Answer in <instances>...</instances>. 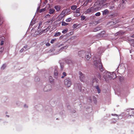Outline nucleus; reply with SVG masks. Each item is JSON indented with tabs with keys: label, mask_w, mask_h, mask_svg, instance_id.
<instances>
[{
	"label": "nucleus",
	"mask_w": 134,
	"mask_h": 134,
	"mask_svg": "<svg viewBox=\"0 0 134 134\" xmlns=\"http://www.w3.org/2000/svg\"><path fill=\"white\" fill-rule=\"evenodd\" d=\"M94 64L96 68H99L101 71L103 70V68L101 60L99 59V60H95L94 62Z\"/></svg>",
	"instance_id": "nucleus-1"
},
{
	"label": "nucleus",
	"mask_w": 134,
	"mask_h": 134,
	"mask_svg": "<svg viewBox=\"0 0 134 134\" xmlns=\"http://www.w3.org/2000/svg\"><path fill=\"white\" fill-rule=\"evenodd\" d=\"M107 77L110 79H114L116 77V76L115 72H113L111 73L110 72H107L106 74Z\"/></svg>",
	"instance_id": "nucleus-2"
},
{
	"label": "nucleus",
	"mask_w": 134,
	"mask_h": 134,
	"mask_svg": "<svg viewBox=\"0 0 134 134\" xmlns=\"http://www.w3.org/2000/svg\"><path fill=\"white\" fill-rule=\"evenodd\" d=\"M71 10L69 8L64 9L60 14V15H63V16H65L68 13L70 12Z\"/></svg>",
	"instance_id": "nucleus-3"
},
{
	"label": "nucleus",
	"mask_w": 134,
	"mask_h": 134,
	"mask_svg": "<svg viewBox=\"0 0 134 134\" xmlns=\"http://www.w3.org/2000/svg\"><path fill=\"white\" fill-rule=\"evenodd\" d=\"M64 83L65 85L68 87L70 86L71 84V81L69 78H67L65 80Z\"/></svg>",
	"instance_id": "nucleus-4"
},
{
	"label": "nucleus",
	"mask_w": 134,
	"mask_h": 134,
	"mask_svg": "<svg viewBox=\"0 0 134 134\" xmlns=\"http://www.w3.org/2000/svg\"><path fill=\"white\" fill-rule=\"evenodd\" d=\"M78 55L80 57L83 58L86 55V52L84 50L80 51L78 52Z\"/></svg>",
	"instance_id": "nucleus-5"
},
{
	"label": "nucleus",
	"mask_w": 134,
	"mask_h": 134,
	"mask_svg": "<svg viewBox=\"0 0 134 134\" xmlns=\"http://www.w3.org/2000/svg\"><path fill=\"white\" fill-rule=\"evenodd\" d=\"M93 7H92L89 8L85 11L86 14H91L93 13Z\"/></svg>",
	"instance_id": "nucleus-6"
},
{
	"label": "nucleus",
	"mask_w": 134,
	"mask_h": 134,
	"mask_svg": "<svg viewBox=\"0 0 134 134\" xmlns=\"http://www.w3.org/2000/svg\"><path fill=\"white\" fill-rule=\"evenodd\" d=\"M79 75H80V80L81 81H83V78L84 77V75H83L82 73L81 72H79Z\"/></svg>",
	"instance_id": "nucleus-7"
},
{
	"label": "nucleus",
	"mask_w": 134,
	"mask_h": 134,
	"mask_svg": "<svg viewBox=\"0 0 134 134\" xmlns=\"http://www.w3.org/2000/svg\"><path fill=\"white\" fill-rule=\"evenodd\" d=\"M49 87H51V86L49 85H47L45 87L44 89V91L47 92L50 90V89H47V88Z\"/></svg>",
	"instance_id": "nucleus-8"
},
{
	"label": "nucleus",
	"mask_w": 134,
	"mask_h": 134,
	"mask_svg": "<svg viewBox=\"0 0 134 134\" xmlns=\"http://www.w3.org/2000/svg\"><path fill=\"white\" fill-rule=\"evenodd\" d=\"M105 33V31H102L100 33L97 34V36H99L100 35L102 37H103Z\"/></svg>",
	"instance_id": "nucleus-9"
},
{
	"label": "nucleus",
	"mask_w": 134,
	"mask_h": 134,
	"mask_svg": "<svg viewBox=\"0 0 134 134\" xmlns=\"http://www.w3.org/2000/svg\"><path fill=\"white\" fill-rule=\"evenodd\" d=\"M51 26H49L47 28L44 30L43 31V33H45L48 31L51 28Z\"/></svg>",
	"instance_id": "nucleus-10"
},
{
	"label": "nucleus",
	"mask_w": 134,
	"mask_h": 134,
	"mask_svg": "<svg viewBox=\"0 0 134 134\" xmlns=\"http://www.w3.org/2000/svg\"><path fill=\"white\" fill-rule=\"evenodd\" d=\"M54 8L58 12L61 9V7L59 5L55 6Z\"/></svg>",
	"instance_id": "nucleus-11"
},
{
	"label": "nucleus",
	"mask_w": 134,
	"mask_h": 134,
	"mask_svg": "<svg viewBox=\"0 0 134 134\" xmlns=\"http://www.w3.org/2000/svg\"><path fill=\"white\" fill-rule=\"evenodd\" d=\"M109 13V11L108 9H105L103 12V15H105L108 14Z\"/></svg>",
	"instance_id": "nucleus-12"
},
{
	"label": "nucleus",
	"mask_w": 134,
	"mask_h": 134,
	"mask_svg": "<svg viewBox=\"0 0 134 134\" xmlns=\"http://www.w3.org/2000/svg\"><path fill=\"white\" fill-rule=\"evenodd\" d=\"M86 57L87 60H88L91 57L90 54H89V53L88 52H87L86 53Z\"/></svg>",
	"instance_id": "nucleus-13"
},
{
	"label": "nucleus",
	"mask_w": 134,
	"mask_h": 134,
	"mask_svg": "<svg viewBox=\"0 0 134 134\" xmlns=\"http://www.w3.org/2000/svg\"><path fill=\"white\" fill-rule=\"evenodd\" d=\"M53 22V20L52 19H50L48 21H47L46 22V23L47 24L50 25L52 24V23Z\"/></svg>",
	"instance_id": "nucleus-14"
},
{
	"label": "nucleus",
	"mask_w": 134,
	"mask_h": 134,
	"mask_svg": "<svg viewBox=\"0 0 134 134\" xmlns=\"http://www.w3.org/2000/svg\"><path fill=\"white\" fill-rule=\"evenodd\" d=\"M98 80L96 78L93 79L92 80L93 85L95 83H97L98 82Z\"/></svg>",
	"instance_id": "nucleus-15"
},
{
	"label": "nucleus",
	"mask_w": 134,
	"mask_h": 134,
	"mask_svg": "<svg viewBox=\"0 0 134 134\" xmlns=\"http://www.w3.org/2000/svg\"><path fill=\"white\" fill-rule=\"evenodd\" d=\"M1 38L3 40L1 41L0 45L1 46H2L4 44V42L5 40V38L4 37H1Z\"/></svg>",
	"instance_id": "nucleus-16"
},
{
	"label": "nucleus",
	"mask_w": 134,
	"mask_h": 134,
	"mask_svg": "<svg viewBox=\"0 0 134 134\" xmlns=\"http://www.w3.org/2000/svg\"><path fill=\"white\" fill-rule=\"evenodd\" d=\"M125 33V32L122 31H120L117 33V34L120 35H123Z\"/></svg>",
	"instance_id": "nucleus-17"
},
{
	"label": "nucleus",
	"mask_w": 134,
	"mask_h": 134,
	"mask_svg": "<svg viewBox=\"0 0 134 134\" xmlns=\"http://www.w3.org/2000/svg\"><path fill=\"white\" fill-rule=\"evenodd\" d=\"M55 12V10L53 9H50L49 10V13L50 14H53Z\"/></svg>",
	"instance_id": "nucleus-18"
},
{
	"label": "nucleus",
	"mask_w": 134,
	"mask_h": 134,
	"mask_svg": "<svg viewBox=\"0 0 134 134\" xmlns=\"http://www.w3.org/2000/svg\"><path fill=\"white\" fill-rule=\"evenodd\" d=\"M100 30V29L99 27H97L94 29L93 31L94 32H96L98 31L99 30Z\"/></svg>",
	"instance_id": "nucleus-19"
},
{
	"label": "nucleus",
	"mask_w": 134,
	"mask_h": 134,
	"mask_svg": "<svg viewBox=\"0 0 134 134\" xmlns=\"http://www.w3.org/2000/svg\"><path fill=\"white\" fill-rule=\"evenodd\" d=\"M49 80L50 82L51 83H52L53 81V79L52 78V77L51 76H50L49 77Z\"/></svg>",
	"instance_id": "nucleus-20"
},
{
	"label": "nucleus",
	"mask_w": 134,
	"mask_h": 134,
	"mask_svg": "<svg viewBox=\"0 0 134 134\" xmlns=\"http://www.w3.org/2000/svg\"><path fill=\"white\" fill-rule=\"evenodd\" d=\"M97 90V91H98V92L99 93L100 92V90L99 89L98 86H95Z\"/></svg>",
	"instance_id": "nucleus-21"
},
{
	"label": "nucleus",
	"mask_w": 134,
	"mask_h": 134,
	"mask_svg": "<svg viewBox=\"0 0 134 134\" xmlns=\"http://www.w3.org/2000/svg\"><path fill=\"white\" fill-rule=\"evenodd\" d=\"M77 8V7L76 5H73L71 6V9L72 10H74L76 9Z\"/></svg>",
	"instance_id": "nucleus-22"
},
{
	"label": "nucleus",
	"mask_w": 134,
	"mask_h": 134,
	"mask_svg": "<svg viewBox=\"0 0 134 134\" xmlns=\"http://www.w3.org/2000/svg\"><path fill=\"white\" fill-rule=\"evenodd\" d=\"M58 73H57V72L56 71H55L54 72V75L55 77L56 78H57V76L58 75Z\"/></svg>",
	"instance_id": "nucleus-23"
},
{
	"label": "nucleus",
	"mask_w": 134,
	"mask_h": 134,
	"mask_svg": "<svg viewBox=\"0 0 134 134\" xmlns=\"http://www.w3.org/2000/svg\"><path fill=\"white\" fill-rule=\"evenodd\" d=\"M60 35V32H58L55 33L54 35V37H57Z\"/></svg>",
	"instance_id": "nucleus-24"
},
{
	"label": "nucleus",
	"mask_w": 134,
	"mask_h": 134,
	"mask_svg": "<svg viewBox=\"0 0 134 134\" xmlns=\"http://www.w3.org/2000/svg\"><path fill=\"white\" fill-rule=\"evenodd\" d=\"M67 25H68V24L66 23L64 21H63L62 23V26H66Z\"/></svg>",
	"instance_id": "nucleus-25"
},
{
	"label": "nucleus",
	"mask_w": 134,
	"mask_h": 134,
	"mask_svg": "<svg viewBox=\"0 0 134 134\" xmlns=\"http://www.w3.org/2000/svg\"><path fill=\"white\" fill-rule=\"evenodd\" d=\"M42 23L41 22H40L39 24V25L38 27V28L39 29L40 28L42 27Z\"/></svg>",
	"instance_id": "nucleus-26"
},
{
	"label": "nucleus",
	"mask_w": 134,
	"mask_h": 134,
	"mask_svg": "<svg viewBox=\"0 0 134 134\" xmlns=\"http://www.w3.org/2000/svg\"><path fill=\"white\" fill-rule=\"evenodd\" d=\"M80 9L79 8H77L76 9V10H75V12L76 13H80Z\"/></svg>",
	"instance_id": "nucleus-27"
},
{
	"label": "nucleus",
	"mask_w": 134,
	"mask_h": 134,
	"mask_svg": "<svg viewBox=\"0 0 134 134\" xmlns=\"http://www.w3.org/2000/svg\"><path fill=\"white\" fill-rule=\"evenodd\" d=\"M6 64H3L1 68V69L2 70H4L5 69V68L6 67Z\"/></svg>",
	"instance_id": "nucleus-28"
},
{
	"label": "nucleus",
	"mask_w": 134,
	"mask_h": 134,
	"mask_svg": "<svg viewBox=\"0 0 134 134\" xmlns=\"http://www.w3.org/2000/svg\"><path fill=\"white\" fill-rule=\"evenodd\" d=\"M68 47V46H65L61 48V50H63V49H66Z\"/></svg>",
	"instance_id": "nucleus-29"
},
{
	"label": "nucleus",
	"mask_w": 134,
	"mask_h": 134,
	"mask_svg": "<svg viewBox=\"0 0 134 134\" xmlns=\"http://www.w3.org/2000/svg\"><path fill=\"white\" fill-rule=\"evenodd\" d=\"M45 10V8H43L40 10L39 11V13H41L42 12H43Z\"/></svg>",
	"instance_id": "nucleus-30"
},
{
	"label": "nucleus",
	"mask_w": 134,
	"mask_h": 134,
	"mask_svg": "<svg viewBox=\"0 0 134 134\" xmlns=\"http://www.w3.org/2000/svg\"><path fill=\"white\" fill-rule=\"evenodd\" d=\"M63 76H62L61 77V78H63L64 77L66 76V72H63Z\"/></svg>",
	"instance_id": "nucleus-31"
},
{
	"label": "nucleus",
	"mask_w": 134,
	"mask_h": 134,
	"mask_svg": "<svg viewBox=\"0 0 134 134\" xmlns=\"http://www.w3.org/2000/svg\"><path fill=\"white\" fill-rule=\"evenodd\" d=\"M81 20H84L86 18L85 16L84 15L81 16Z\"/></svg>",
	"instance_id": "nucleus-32"
},
{
	"label": "nucleus",
	"mask_w": 134,
	"mask_h": 134,
	"mask_svg": "<svg viewBox=\"0 0 134 134\" xmlns=\"http://www.w3.org/2000/svg\"><path fill=\"white\" fill-rule=\"evenodd\" d=\"M95 15L96 16H99L100 15V13L99 12H98L96 13Z\"/></svg>",
	"instance_id": "nucleus-33"
},
{
	"label": "nucleus",
	"mask_w": 134,
	"mask_h": 134,
	"mask_svg": "<svg viewBox=\"0 0 134 134\" xmlns=\"http://www.w3.org/2000/svg\"><path fill=\"white\" fill-rule=\"evenodd\" d=\"M71 18H69L66 20V22H69L71 21Z\"/></svg>",
	"instance_id": "nucleus-34"
},
{
	"label": "nucleus",
	"mask_w": 134,
	"mask_h": 134,
	"mask_svg": "<svg viewBox=\"0 0 134 134\" xmlns=\"http://www.w3.org/2000/svg\"><path fill=\"white\" fill-rule=\"evenodd\" d=\"M93 12H95L97 11V10H98V9L97 8H94V7H93Z\"/></svg>",
	"instance_id": "nucleus-35"
},
{
	"label": "nucleus",
	"mask_w": 134,
	"mask_h": 134,
	"mask_svg": "<svg viewBox=\"0 0 134 134\" xmlns=\"http://www.w3.org/2000/svg\"><path fill=\"white\" fill-rule=\"evenodd\" d=\"M77 26V25L76 24H75L73 25V28L75 29L76 28Z\"/></svg>",
	"instance_id": "nucleus-36"
},
{
	"label": "nucleus",
	"mask_w": 134,
	"mask_h": 134,
	"mask_svg": "<svg viewBox=\"0 0 134 134\" xmlns=\"http://www.w3.org/2000/svg\"><path fill=\"white\" fill-rule=\"evenodd\" d=\"M68 31V29H66L62 31V33L64 34L66 33Z\"/></svg>",
	"instance_id": "nucleus-37"
},
{
	"label": "nucleus",
	"mask_w": 134,
	"mask_h": 134,
	"mask_svg": "<svg viewBox=\"0 0 134 134\" xmlns=\"http://www.w3.org/2000/svg\"><path fill=\"white\" fill-rule=\"evenodd\" d=\"M98 76H97V77L99 79H101V76L99 73H98L97 74Z\"/></svg>",
	"instance_id": "nucleus-38"
},
{
	"label": "nucleus",
	"mask_w": 134,
	"mask_h": 134,
	"mask_svg": "<svg viewBox=\"0 0 134 134\" xmlns=\"http://www.w3.org/2000/svg\"><path fill=\"white\" fill-rule=\"evenodd\" d=\"M96 37L97 38H98V39H100L101 38H102V37H101L100 36V35L99 36H97V34L96 36Z\"/></svg>",
	"instance_id": "nucleus-39"
},
{
	"label": "nucleus",
	"mask_w": 134,
	"mask_h": 134,
	"mask_svg": "<svg viewBox=\"0 0 134 134\" xmlns=\"http://www.w3.org/2000/svg\"><path fill=\"white\" fill-rule=\"evenodd\" d=\"M55 40L53 39H52L51 41V43H53L54 42Z\"/></svg>",
	"instance_id": "nucleus-40"
},
{
	"label": "nucleus",
	"mask_w": 134,
	"mask_h": 134,
	"mask_svg": "<svg viewBox=\"0 0 134 134\" xmlns=\"http://www.w3.org/2000/svg\"><path fill=\"white\" fill-rule=\"evenodd\" d=\"M122 5H123V6L124 5V3H125L124 0H122Z\"/></svg>",
	"instance_id": "nucleus-41"
},
{
	"label": "nucleus",
	"mask_w": 134,
	"mask_h": 134,
	"mask_svg": "<svg viewBox=\"0 0 134 134\" xmlns=\"http://www.w3.org/2000/svg\"><path fill=\"white\" fill-rule=\"evenodd\" d=\"M24 49L23 48L20 50V51L21 53L24 51Z\"/></svg>",
	"instance_id": "nucleus-42"
},
{
	"label": "nucleus",
	"mask_w": 134,
	"mask_h": 134,
	"mask_svg": "<svg viewBox=\"0 0 134 134\" xmlns=\"http://www.w3.org/2000/svg\"><path fill=\"white\" fill-rule=\"evenodd\" d=\"M119 0H112V2L113 3H114L115 2H116V1H118Z\"/></svg>",
	"instance_id": "nucleus-43"
},
{
	"label": "nucleus",
	"mask_w": 134,
	"mask_h": 134,
	"mask_svg": "<svg viewBox=\"0 0 134 134\" xmlns=\"http://www.w3.org/2000/svg\"><path fill=\"white\" fill-rule=\"evenodd\" d=\"M46 45L47 46H50V44L49 43H47L46 44Z\"/></svg>",
	"instance_id": "nucleus-44"
},
{
	"label": "nucleus",
	"mask_w": 134,
	"mask_h": 134,
	"mask_svg": "<svg viewBox=\"0 0 134 134\" xmlns=\"http://www.w3.org/2000/svg\"><path fill=\"white\" fill-rule=\"evenodd\" d=\"M131 113V114H132L133 115H134V112L133 111H130Z\"/></svg>",
	"instance_id": "nucleus-45"
},
{
	"label": "nucleus",
	"mask_w": 134,
	"mask_h": 134,
	"mask_svg": "<svg viewBox=\"0 0 134 134\" xmlns=\"http://www.w3.org/2000/svg\"><path fill=\"white\" fill-rule=\"evenodd\" d=\"M50 16V15L49 14H47L46 15V16L47 17V16L49 17Z\"/></svg>",
	"instance_id": "nucleus-46"
},
{
	"label": "nucleus",
	"mask_w": 134,
	"mask_h": 134,
	"mask_svg": "<svg viewBox=\"0 0 134 134\" xmlns=\"http://www.w3.org/2000/svg\"><path fill=\"white\" fill-rule=\"evenodd\" d=\"M27 47V46H24V48H25V49Z\"/></svg>",
	"instance_id": "nucleus-47"
},
{
	"label": "nucleus",
	"mask_w": 134,
	"mask_h": 134,
	"mask_svg": "<svg viewBox=\"0 0 134 134\" xmlns=\"http://www.w3.org/2000/svg\"><path fill=\"white\" fill-rule=\"evenodd\" d=\"M110 23H111V24L112 25L113 24H114V23L113 22V21H111V22H110Z\"/></svg>",
	"instance_id": "nucleus-48"
},
{
	"label": "nucleus",
	"mask_w": 134,
	"mask_h": 134,
	"mask_svg": "<svg viewBox=\"0 0 134 134\" xmlns=\"http://www.w3.org/2000/svg\"><path fill=\"white\" fill-rule=\"evenodd\" d=\"M114 6L111 7H110V9H112L113 8H114Z\"/></svg>",
	"instance_id": "nucleus-49"
},
{
	"label": "nucleus",
	"mask_w": 134,
	"mask_h": 134,
	"mask_svg": "<svg viewBox=\"0 0 134 134\" xmlns=\"http://www.w3.org/2000/svg\"><path fill=\"white\" fill-rule=\"evenodd\" d=\"M132 22H133L134 21V18L132 19Z\"/></svg>",
	"instance_id": "nucleus-50"
},
{
	"label": "nucleus",
	"mask_w": 134,
	"mask_h": 134,
	"mask_svg": "<svg viewBox=\"0 0 134 134\" xmlns=\"http://www.w3.org/2000/svg\"><path fill=\"white\" fill-rule=\"evenodd\" d=\"M131 37H134V34L132 35Z\"/></svg>",
	"instance_id": "nucleus-51"
},
{
	"label": "nucleus",
	"mask_w": 134,
	"mask_h": 134,
	"mask_svg": "<svg viewBox=\"0 0 134 134\" xmlns=\"http://www.w3.org/2000/svg\"><path fill=\"white\" fill-rule=\"evenodd\" d=\"M112 115H116V116H117V115H117V114H115V115H113V114H112Z\"/></svg>",
	"instance_id": "nucleus-52"
},
{
	"label": "nucleus",
	"mask_w": 134,
	"mask_h": 134,
	"mask_svg": "<svg viewBox=\"0 0 134 134\" xmlns=\"http://www.w3.org/2000/svg\"><path fill=\"white\" fill-rule=\"evenodd\" d=\"M26 104H25V105H24V107H26Z\"/></svg>",
	"instance_id": "nucleus-53"
},
{
	"label": "nucleus",
	"mask_w": 134,
	"mask_h": 134,
	"mask_svg": "<svg viewBox=\"0 0 134 134\" xmlns=\"http://www.w3.org/2000/svg\"><path fill=\"white\" fill-rule=\"evenodd\" d=\"M133 45V47H134V42L132 43Z\"/></svg>",
	"instance_id": "nucleus-54"
},
{
	"label": "nucleus",
	"mask_w": 134,
	"mask_h": 134,
	"mask_svg": "<svg viewBox=\"0 0 134 134\" xmlns=\"http://www.w3.org/2000/svg\"><path fill=\"white\" fill-rule=\"evenodd\" d=\"M79 88V89L80 90V91H82V90H81V89H80V88Z\"/></svg>",
	"instance_id": "nucleus-55"
},
{
	"label": "nucleus",
	"mask_w": 134,
	"mask_h": 134,
	"mask_svg": "<svg viewBox=\"0 0 134 134\" xmlns=\"http://www.w3.org/2000/svg\"><path fill=\"white\" fill-rule=\"evenodd\" d=\"M62 38V36H61L60 37V38Z\"/></svg>",
	"instance_id": "nucleus-56"
},
{
	"label": "nucleus",
	"mask_w": 134,
	"mask_h": 134,
	"mask_svg": "<svg viewBox=\"0 0 134 134\" xmlns=\"http://www.w3.org/2000/svg\"><path fill=\"white\" fill-rule=\"evenodd\" d=\"M132 115H132V114H131V115H129V116H132Z\"/></svg>",
	"instance_id": "nucleus-57"
},
{
	"label": "nucleus",
	"mask_w": 134,
	"mask_h": 134,
	"mask_svg": "<svg viewBox=\"0 0 134 134\" xmlns=\"http://www.w3.org/2000/svg\"><path fill=\"white\" fill-rule=\"evenodd\" d=\"M91 1V0H89V1H88V2H90V1Z\"/></svg>",
	"instance_id": "nucleus-58"
},
{
	"label": "nucleus",
	"mask_w": 134,
	"mask_h": 134,
	"mask_svg": "<svg viewBox=\"0 0 134 134\" xmlns=\"http://www.w3.org/2000/svg\"><path fill=\"white\" fill-rule=\"evenodd\" d=\"M63 45V44H61L60 46H62Z\"/></svg>",
	"instance_id": "nucleus-59"
},
{
	"label": "nucleus",
	"mask_w": 134,
	"mask_h": 134,
	"mask_svg": "<svg viewBox=\"0 0 134 134\" xmlns=\"http://www.w3.org/2000/svg\"><path fill=\"white\" fill-rule=\"evenodd\" d=\"M131 110H134V109H131Z\"/></svg>",
	"instance_id": "nucleus-60"
},
{
	"label": "nucleus",
	"mask_w": 134,
	"mask_h": 134,
	"mask_svg": "<svg viewBox=\"0 0 134 134\" xmlns=\"http://www.w3.org/2000/svg\"><path fill=\"white\" fill-rule=\"evenodd\" d=\"M82 88V87H81V89Z\"/></svg>",
	"instance_id": "nucleus-61"
}]
</instances>
